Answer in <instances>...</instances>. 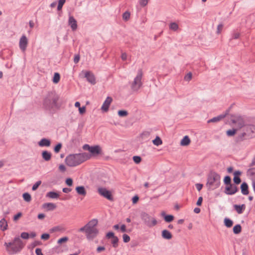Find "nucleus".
<instances>
[{"label": "nucleus", "instance_id": "ddd939ff", "mask_svg": "<svg viewBox=\"0 0 255 255\" xmlns=\"http://www.w3.org/2000/svg\"><path fill=\"white\" fill-rule=\"evenodd\" d=\"M112 101L113 99L111 97H107L101 107L102 110L105 112H108Z\"/></svg>", "mask_w": 255, "mask_h": 255}, {"label": "nucleus", "instance_id": "4be33fe9", "mask_svg": "<svg viewBox=\"0 0 255 255\" xmlns=\"http://www.w3.org/2000/svg\"><path fill=\"white\" fill-rule=\"evenodd\" d=\"M234 208L238 214H242L245 210L246 205L245 204H242L241 205L236 204L234 205Z\"/></svg>", "mask_w": 255, "mask_h": 255}, {"label": "nucleus", "instance_id": "c9c22d12", "mask_svg": "<svg viewBox=\"0 0 255 255\" xmlns=\"http://www.w3.org/2000/svg\"><path fill=\"white\" fill-rule=\"evenodd\" d=\"M152 142L154 145L158 146L162 143V141L159 136H157L156 138L152 140Z\"/></svg>", "mask_w": 255, "mask_h": 255}, {"label": "nucleus", "instance_id": "f257e3e1", "mask_svg": "<svg viewBox=\"0 0 255 255\" xmlns=\"http://www.w3.org/2000/svg\"><path fill=\"white\" fill-rule=\"evenodd\" d=\"M59 100V96L55 91H49L43 99L42 109L50 114L55 113L60 107Z\"/></svg>", "mask_w": 255, "mask_h": 255}, {"label": "nucleus", "instance_id": "6e6d98bb", "mask_svg": "<svg viewBox=\"0 0 255 255\" xmlns=\"http://www.w3.org/2000/svg\"><path fill=\"white\" fill-rule=\"evenodd\" d=\"M65 182H66V184L69 186H71L73 184V180L72 178H67L66 181H65Z\"/></svg>", "mask_w": 255, "mask_h": 255}, {"label": "nucleus", "instance_id": "412c9836", "mask_svg": "<svg viewBox=\"0 0 255 255\" xmlns=\"http://www.w3.org/2000/svg\"><path fill=\"white\" fill-rule=\"evenodd\" d=\"M241 192L243 195H247L249 194V187L248 184L244 182L241 185Z\"/></svg>", "mask_w": 255, "mask_h": 255}, {"label": "nucleus", "instance_id": "6e6552de", "mask_svg": "<svg viewBox=\"0 0 255 255\" xmlns=\"http://www.w3.org/2000/svg\"><path fill=\"white\" fill-rule=\"evenodd\" d=\"M142 77V71L141 69H139L137 71V74L134 78L133 81L131 85V89L133 91H137L142 86V83L141 79Z\"/></svg>", "mask_w": 255, "mask_h": 255}, {"label": "nucleus", "instance_id": "7c9ffc66", "mask_svg": "<svg viewBox=\"0 0 255 255\" xmlns=\"http://www.w3.org/2000/svg\"><path fill=\"white\" fill-rule=\"evenodd\" d=\"M169 28L173 31H176L179 29V26L177 23L172 22L169 24Z\"/></svg>", "mask_w": 255, "mask_h": 255}, {"label": "nucleus", "instance_id": "774afa93", "mask_svg": "<svg viewBox=\"0 0 255 255\" xmlns=\"http://www.w3.org/2000/svg\"><path fill=\"white\" fill-rule=\"evenodd\" d=\"M35 254L36 255H43L42 253V251L40 248H37L35 250Z\"/></svg>", "mask_w": 255, "mask_h": 255}, {"label": "nucleus", "instance_id": "dca6fc26", "mask_svg": "<svg viewBox=\"0 0 255 255\" xmlns=\"http://www.w3.org/2000/svg\"><path fill=\"white\" fill-rule=\"evenodd\" d=\"M85 77L87 81L93 85L95 84L96 79L94 75L90 71H87L85 73Z\"/></svg>", "mask_w": 255, "mask_h": 255}, {"label": "nucleus", "instance_id": "2f4dec72", "mask_svg": "<svg viewBox=\"0 0 255 255\" xmlns=\"http://www.w3.org/2000/svg\"><path fill=\"white\" fill-rule=\"evenodd\" d=\"M0 226L2 231H4L7 229V224L5 220L3 218L0 221Z\"/></svg>", "mask_w": 255, "mask_h": 255}, {"label": "nucleus", "instance_id": "603ef678", "mask_svg": "<svg viewBox=\"0 0 255 255\" xmlns=\"http://www.w3.org/2000/svg\"><path fill=\"white\" fill-rule=\"evenodd\" d=\"M123 241L125 243H128L130 241V237L127 234H124L123 235Z\"/></svg>", "mask_w": 255, "mask_h": 255}, {"label": "nucleus", "instance_id": "c03bdc74", "mask_svg": "<svg viewBox=\"0 0 255 255\" xmlns=\"http://www.w3.org/2000/svg\"><path fill=\"white\" fill-rule=\"evenodd\" d=\"M192 77V74L191 72H189L184 77V80L186 81L189 82Z\"/></svg>", "mask_w": 255, "mask_h": 255}, {"label": "nucleus", "instance_id": "e433bc0d", "mask_svg": "<svg viewBox=\"0 0 255 255\" xmlns=\"http://www.w3.org/2000/svg\"><path fill=\"white\" fill-rule=\"evenodd\" d=\"M118 242L119 239L117 236L113 238V240L111 241L113 247L115 248H117L119 246Z\"/></svg>", "mask_w": 255, "mask_h": 255}, {"label": "nucleus", "instance_id": "58836bf2", "mask_svg": "<svg viewBox=\"0 0 255 255\" xmlns=\"http://www.w3.org/2000/svg\"><path fill=\"white\" fill-rule=\"evenodd\" d=\"M237 131V129L233 128L232 129H229V130H227L226 132V134L229 136H232L235 134Z\"/></svg>", "mask_w": 255, "mask_h": 255}, {"label": "nucleus", "instance_id": "a18cd8bd", "mask_svg": "<svg viewBox=\"0 0 255 255\" xmlns=\"http://www.w3.org/2000/svg\"><path fill=\"white\" fill-rule=\"evenodd\" d=\"M62 147V144L61 143H59L56 145V146L54 148V152L56 153H58L60 151V149Z\"/></svg>", "mask_w": 255, "mask_h": 255}, {"label": "nucleus", "instance_id": "b1692460", "mask_svg": "<svg viewBox=\"0 0 255 255\" xmlns=\"http://www.w3.org/2000/svg\"><path fill=\"white\" fill-rule=\"evenodd\" d=\"M241 174V172L240 171H236L234 172V177L233 178V181L235 184H239L241 182V179L240 178L239 176Z\"/></svg>", "mask_w": 255, "mask_h": 255}, {"label": "nucleus", "instance_id": "680f3d73", "mask_svg": "<svg viewBox=\"0 0 255 255\" xmlns=\"http://www.w3.org/2000/svg\"><path fill=\"white\" fill-rule=\"evenodd\" d=\"M79 112L81 115H83L86 112V107H79Z\"/></svg>", "mask_w": 255, "mask_h": 255}, {"label": "nucleus", "instance_id": "f03ea898", "mask_svg": "<svg viewBox=\"0 0 255 255\" xmlns=\"http://www.w3.org/2000/svg\"><path fill=\"white\" fill-rule=\"evenodd\" d=\"M91 156L90 154L86 152L72 154L66 157L65 161L68 166L74 167L89 159Z\"/></svg>", "mask_w": 255, "mask_h": 255}, {"label": "nucleus", "instance_id": "2eb2a0df", "mask_svg": "<svg viewBox=\"0 0 255 255\" xmlns=\"http://www.w3.org/2000/svg\"><path fill=\"white\" fill-rule=\"evenodd\" d=\"M102 152V149L101 147L98 145L91 146V150H90V152L93 156L101 154Z\"/></svg>", "mask_w": 255, "mask_h": 255}, {"label": "nucleus", "instance_id": "423d86ee", "mask_svg": "<svg viewBox=\"0 0 255 255\" xmlns=\"http://www.w3.org/2000/svg\"><path fill=\"white\" fill-rule=\"evenodd\" d=\"M254 137H255V125L250 124L244 126L243 132L238 136V139L243 141Z\"/></svg>", "mask_w": 255, "mask_h": 255}, {"label": "nucleus", "instance_id": "69168bd1", "mask_svg": "<svg viewBox=\"0 0 255 255\" xmlns=\"http://www.w3.org/2000/svg\"><path fill=\"white\" fill-rule=\"evenodd\" d=\"M91 146L89 144H85L83 146V149L85 150H88L90 152V150H91Z\"/></svg>", "mask_w": 255, "mask_h": 255}, {"label": "nucleus", "instance_id": "c85d7f7f", "mask_svg": "<svg viewBox=\"0 0 255 255\" xmlns=\"http://www.w3.org/2000/svg\"><path fill=\"white\" fill-rule=\"evenodd\" d=\"M65 230L64 227L61 226H57L53 227L50 229V232H63Z\"/></svg>", "mask_w": 255, "mask_h": 255}, {"label": "nucleus", "instance_id": "aec40b11", "mask_svg": "<svg viewBox=\"0 0 255 255\" xmlns=\"http://www.w3.org/2000/svg\"><path fill=\"white\" fill-rule=\"evenodd\" d=\"M42 207L47 209V211H52L56 209V205L52 203H47L43 204Z\"/></svg>", "mask_w": 255, "mask_h": 255}, {"label": "nucleus", "instance_id": "13d9d810", "mask_svg": "<svg viewBox=\"0 0 255 255\" xmlns=\"http://www.w3.org/2000/svg\"><path fill=\"white\" fill-rule=\"evenodd\" d=\"M58 169L59 171L62 172H65L66 170V168L65 166L63 164H60Z\"/></svg>", "mask_w": 255, "mask_h": 255}, {"label": "nucleus", "instance_id": "864d4df0", "mask_svg": "<svg viewBox=\"0 0 255 255\" xmlns=\"http://www.w3.org/2000/svg\"><path fill=\"white\" fill-rule=\"evenodd\" d=\"M68 240V238L67 237H63V238H60V239H59L58 240L57 243H58V244H61L62 243L67 242Z\"/></svg>", "mask_w": 255, "mask_h": 255}, {"label": "nucleus", "instance_id": "a878e982", "mask_svg": "<svg viewBox=\"0 0 255 255\" xmlns=\"http://www.w3.org/2000/svg\"><path fill=\"white\" fill-rule=\"evenodd\" d=\"M161 236L163 239L166 240H170L172 238L171 233L167 230H164L162 231Z\"/></svg>", "mask_w": 255, "mask_h": 255}, {"label": "nucleus", "instance_id": "4468645a", "mask_svg": "<svg viewBox=\"0 0 255 255\" xmlns=\"http://www.w3.org/2000/svg\"><path fill=\"white\" fill-rule=\"evenodd\" d=\"M68 25L71 27L72 31H75L77 28V20L72 15H70L69 17Z\"/></svg>", "mask_w": 255, "mask_h": 255}, {"label": "nucleus", "instance_id": "20e7f679", "mask_svg": "<svg viewBox=\"0 0 255 255\" xmlns=\"http://www.w3.org/2000/svg\"><path fill=\"white\" fill-rule=\"evenodd\" d=\"M221 176L217 172L211 171L207 176L206 186L209 190H214L221 184Z\"/></svg>", "mask_w": 255, "mask_h": 255}, {"label": "nucleus", "instance_id": "0e129e2a", "mask_svg": "<svg viewBox=\"0 0 255 255\" xmlns=\"http://www.w3.org/2000/svg\"><path fill=\"white\" fill-rule=\"evenodd\" d=\"M22 216V213L21 212L18 213L17 214L14 216L13 220L16 221Z\"/></svg>", "mask_w": 255, "mask_h": 255}, {"label": "nucleus", "instance_id": "de8ad7c7", "mask_svg": "<svg viewBox=\"0 0 255 255\" xmlns=\"http://www.w3.org/2000/svg\"><path fill=\"white\" fill-rule=\"evenodd\" d=\"M41 184V181L40 180L37 181L32 186V190L33 191L36 190L39 185Z\"/></svg>", "mask_w": 255, "mask_h": 255}, {"label": "nucleus", "instance_id": "3c124183", "mask_svg": "<svg viewBox=\"0 0 255 255\" xmlns=\"http://www.w3.org/2000/svg\"><path fill=\"white\" fill-rule=\"evenodd\" d=\"M223 26H224V25H223V24L222 23H220L218 25L217 29V31H216V33L217 34H220L221 32V31H222V30L223 29Z\"/></svg>", "mask_w": 255, "mask_h": 255}, {"label": "nucleus", "instance_id": "5701e85b", "mask_svg": "<svg viewBox=\"0 0 255 255\" xmlns=\"http://www.w3.org/2000/svg\"><path fill=\"white\" fill-rule=\"evenodd\" d=\"M75 190L79 195L83 196H85L86 195L87 192L83 186H77L76 187Z\"/></svg>", "mask_w": 255, "mask_h": 255}, {"label": "nucleus", "instance_id": "4c0bfd02", "mask_svg": "<svg viewBox=\"0 0 255 255\" xmlns=\"http://www.w3.org/2000/svg\"><path fill=\"white\" fill-rule=\"evenodd\" d=\"M22 197L26 202H29L31 200V195L27 192L23 193Z\"/></svg>", "mask_w": 255, "mask_h": 255}, {"label": "nucleus", "instance_id": "9d476101", "mask_svg": "<svg viewBox=\"0 0 255 255\" xmlns=\"http://www.w3.org/2000/svg\"><path fill=\"white\" fill-rule=\"evenodd\" d=\"M98 192L100 195L108 199L110 201H113L114 198L111 191L108 190L105 188L100 187L98 189Z\"/></svg>", "mask_w": 255, "mask_h": 255}, {"label": "nucleus", "instance_id": "c756f323", "mask_svg": "<svg viewBox=\"0 0 255 255\" xmlns=\"http://www.w3.org/2000/svg\"><path fill=\"white\" fill-rule=\"evenodd\" d=\"M46 197L52 199H57L59 198V195L56 192L50 191L47 193Z\"/></svg>", "mask_w": 255, "mask_h": 255}, {"label": "nucleus", "instance_id": "79ce46f5", "mask_svg": "<svg viewBox=\"0 0 255 255\" xmlns=\"http://www.w3.org/2000/svg\"><path fill=\"white\" fill-rule=\"evenodd\" d=\"M130 15L129 12L126 11L123 14V19L125 21L128 20L130 18Z\"/></svg>", "mask_w": 255, "mask_h": 255}, {"label": "nucleus", "instance_id": "f8f14e48", "mask_svg": "<svg viewBox=\"0 0 255 255\" xmlns=\"http://www.w3.org/2000/svg\"><path fill=\"white\" fill-rule=\"evenodd\" d=\"M28 44V39L25 35H23L20 40L19 42V48L22 51H25Z\"/></svg>", "mask_w": 255, "mask_h": 255}, {"label": "nucleus", "instance_id": "39448f33", "mask_svg": "<svg viewBox=\"0 0 255 255\" xmlns=\"http://www.w3.org/2000/svg\"><path fill=\"white\" fill-rule=\"evenodd\" d=\"M98 224L97 219H93L88 222V226L86 230V236L88 240H93L99 234V230L96 227Z\"/></svg>", "mask_w": 255, "mask_h": 255}, {"label": "nucleus", "instance_id": "0eeeda50", "mask_svg": "<svg viewBox=\"0 0 255 255\" xmlns=\"http://www.w3.org/2000/svg\"><path fill=\"white\" fill-rule=\"evenodd\" d=\"M140 218L144 224L149 228H152L157 224V221L156 219L150 216L146 212H141L140 214Z\"/></svg>", "mask_w": 255, "mask_h": 255}, {"label": "nucleus", "instance_id": "f704fd0d", "mask_svg": "<svg viewBox=\"0 0 255 255\" xmlns=\"http://www.w3.org/2000/svg\"><path fill=\"white\" fill-rule=\"evenodd\" d=\"M60 79V75L58 73H55L53 78L52 81L54 83H58Z\"/></svg>", "mask_w": 255, "mask_h": 255}, {"label": "nucleus", "instance_id": "473e14b6", "mask_svg": "<svg viewBox=\"0 0 255 255\" xmlns=\"http://www.w3.org/2000/svg\"><path fill=\"white\" fill-rule=\"evenodd\" d=\"M242 231V227L240 224L235 225L233 228V232L235 234H239Z\"/></svg>", "mask_w": 255, "mask_h": 255}, {"label": "nucleus", "instance_id": "393cba45", "mask_svg": "<svg viewBox=\"0 0 255 255\" xmlns=\"http://www.w3.org/2000/svg\"><path fill=\"white\" fill-rule=\"evenodd\" d=\"M161 215L163 217L166 222L170 223L174 220V216L172 215H166L165 212L161 213Z\"/></svg>", "mask_w": 255, "mask_h": 255}, {"label": "nucleus", "instance_id": "72a5a7b5", "mask_svg": "<svg viewBox=\"0 0 255 255\" xmlns=\"http://www.w3.org/2000/svg\"><path fill=\"white\" fill-rule=\"evenodd\" d=\"M224 224L227 228H230L233 226V222L231 219L226 218L224 219Z\"/></svg>", "mask_w": 255, "mask_h": 255}, {"label": "nucleus", "instance_id": "9b49d317", "mask_svg": "<svg viewBox=\"0 0 255 255\" xmlns=\"http://www.w3.org/2000/svg\"><path fill=\"white\" fill-rule=\"evenodd\" d=\"M239 191L238 188L235 184H231L226 186L224 192L227 195H234Z\"/></svg>", "mask_w": 255, "mask_h": 255}, {"label": "nucleus", "instance_id": "052dcab7", "mask_svg": "<svg viewBox=\"0 0 255 255\" xmlns=\"http://www.w3.org/2000/svg\"><path fill=\"white\" fill-rule=\"evenodd\" d=\"M115 237L114 233L112 232H109L106 234V238L108 239L114 238Z\"/></svg>", "mask_w": 255, "mask_h": 255}, {"label": "nucleus", "instance_id": "f3484780", "mask_svg": "<svg viewBox=\"0 0 255 255\" xmlns=\"http://www.w3.org/2000/svg\"><path fill=\"white\" fill-rule=\"evenodd\" d=\"M229 112V110H228L226 111L225 114H221L217 117L213 118L212 119L209 120L208 121V123H214V122H219V121H221V120H222L223 119H224L225 117H226V116L227 115H228Z\"/></svg>", "mask_w": 255, "mask_h": 255}, {"label": "nucleus", "instance_id": "37998d69", "mask_svg": "<svg viewBox=\"0 0 255 255\" xmlns=\"http://www.w3.org/2000/svg\"><path fill=\"white\" fill-rule=\"evenodd\" d=\"M118 115L120 117H124L127 116L128 115V113L125 110H120L118 111Z\"/></svg>", "mask_w": 255, "mask_h": 255}, {"label": "nucleus", "instance_id": "49530a36", "mask_svg": "<svg viewBox=\"0 0 255 255\" xmlns=\"http://www.w3.org/2000/svg\"><path fill=\"white\" fill-rule=\"evenodd\" d=\"M65 0H59L58 1V6H57V10H60L62 9V7L65 2Z\"/></svg>", "mask_w": 255, "mask_h": 255}, {"label": "nucleus", "instance_id": "1a4fd4ad", "mask_svg": "<svg viewBox=\"0 0 255 255\" xmlns=\"http://www.w3.org/2000/svg\"><path fill=\"white\" fill-rule=\"evenodd\" d=\"M231 122L237 124L239 128H244L245 125V121L243 117L241 116H232Z\"/></svg>", "mask_w": 255, "mask_h": 255}, {"label": "nucleus", "instance_id": "bf43d9fd", "mask_svg": "<svg viewBox=\"0 0 255 255\" xmlns=\"http://www.w3.org/2000/svg\"><path fill=\"white\" fill-rule=\"evenodd\" d=\"M148 2V0H139V4L141 6H146Z\"/></svg>", "mask_w": 255, "mask_h": 255}, {"label": "nucleus", "instance_id": "ea45409f", "mask_svg": "<svg viewBox=\"0 0 255 255\" xmlns=\"http://www.w3.org/2000/svg\"><path fill=\"white\" fill-rule=\"evenodd\" d=\"M224 183L227 186L232 184L231 177L228 175L226 176L224 179Z\"/></svg>", "mask_w": 255, "mask_h": 255}, {"label": "nucleus", "instance_id": "cd10ccee", "mask_svg": "<svg viewBox=\"0 0 255 255\" xmlns=\"http://www.w3.org/2000/svg\"><path fill=\"white\" fill-rule=\"evenodd\" d=\"M247 173V175L251 177L252 180H253V179L255 180V167L249 169Z\"/></svg>", "mask_w": 255, "mask_h": 255}, {"label": "nucleus", "instance_id": "338daca9", "mask_svg": "<svg viewBox=\"0 0 255 255\" xmlns=\"http://www.w3.org/2000/svg\"><path fill=\"white\" fill-rule=\"evenodd\" d=\"M139 200V197L138 196L135 195L133 196L132 198V202L133 204H135Z\"/></svg>", "mask_w": 255, "mask_h": 255}, {"label": "nucleus", "instance_id": "8fccbe9b", "mask_svg": "<svg viewBox=\"0 0 255 255\" xmlns=\"http://www.w3.org/2000/svg\"><path fill=\"white\" fill-rule=\"evenodd\" d=\"M20 237L23 239H28L29 238V235L27 232H22L21 233Z\"/></svg>", "mask_w": 255, "mask_h": 255}, {"label": "nucleus", "instance_id": "5fc2aeb1", "mask_svg": "<svg viewBox=\"0 0 255 255\" xmlns=\"http://www.w3.org/2000/svg\"><path fill=\"white\" fill-rule=\"evenodd\" d=\"M50 235L48 234L44 233L41 236V239L44 240H47L49 239Z\"/></svg>", "mask_w": 255, "mask_h": 255}, {"label": "nucleus", "instance_id": "6ab92c4d", "mask_svg": "<svg viewBox=\"0 0 255 255\" xmlns=\"http://www.w3.org/2000/svg\"><path fill=\"white\" fill-rule=\"evenodd\" d=\"M41 156L42 158L46 161H49L52 157V154L50 152L44 150L41 153Z\"/></svg>", "mask_w": 255, "mask_h": 255}, {"label": "nucleus", "instance_id": "bb28decb", "mask_svg": "<svg viewBox=\"0 0 255 255\" xmlns=\"http://www.w3.org/2000/svg\"><path fill=\"white\" fill-rule=\"evenodd\" d=\"M191 140L188 136L185 135L182 138L180 142V144L182 146H187L190 144Z\"/></svg>", "mask_w": 255, "mask_h": 255}, {"label": "nucleus", "instance_id": "4d7b16f0", "mask_svg": "<svg viewBox=\"0 0 255 255\" xmlns=\"http://www.w3.org/2000/svg\"><path fill=\"white\" fill-rule=\"evenodd\" d=\"M88 226V223L87 224H86L84 227L80 228L79 229V232H85V233L86 234V230L87 229Z\"/></svg>", "mask_w": 255, "mask_h": 255}, {"label": "nucleus", "instance_id": "a19ab883", "mask_svg": "<svg viewBox=\"0 0 255 255\" xmlns=\"http://www.w3.org/2000/svg\"><path fill=\"white\" fill-rule=\"evenodd\" d=\"M240 36V33L239 32L234 31L232 34V36L231 38H230V40L232 39H237L239 38Z\"/></svg>", "mask_w": 255, "mask_h": 255}, {"label": "nucleus", "instance_id": "e2e57ef3", "mask_svg": "<svg viewBox=\"0 0 255 255\" xmlns=\"http://www.w3.org/2000/svg\"><path fill=\"white\" fill-rule=\"evenodd\" d=\"M80 55L77 54V55H75V56H74V62L75 63V64H77L78 63L79 61H80Z\"/></svg>", "mask_w": 255, "mask_h": 255}, {"label": "nucleus", "instance_id": "a211bd4d", "mask_svg": "<svg viewBox=\"0 0 255 255\" xmlns=\"http://www.w3.org/2000/svg\"><path fill=\"white\" fill-rule=\"evenodd\" d=\"M38 145L41 147H49L51 145V141L49 139L43 138L38 142Z\"/></svg>", "mask_w": 255, "mask_h": 255}, {"label": "nucleus", "instance_id": "7ed1b4c3", "mask_svg": "<svg viewBox=\"0 0 255 255\" xmlns=\"http://www.w3.org/2000/svg\"><path fill=\"white\" fill-rule=\"evenodd\" d=\"M6 250L9 255H14L20 252L24 247L22 241L19 236L15 237L12 242L5 243Z\"/></svg>", "mask_w": 255, "mask_h": 255}, {"label": "nucleus", "instance_id": "09e8293b", "mask_svg": "<svg viewBox=\"0 0 255 255\" xmlns=\"http://www.w3.org/2000/svg\"><path fill=\"white\" fill-rule=\"evenodd\" d=\"M132 158L133 161L136 164L139 163L141 161V158L139 156H134Z\"/></svg>", "mask_w": 255, "mask_h": 255}]
</instances>
